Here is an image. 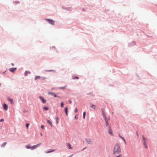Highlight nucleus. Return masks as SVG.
<instances>
[{"mask_svg": "<svg viewBox=\"0 0 157 157\" xmlns=\"http://www.w3.org/2000/svg\"><path fill=\"white\" fill-rule=\"evenodd\" d=\"M55 149L50 150L49 151H46V153H51L52 152H53V151H55Z\"/></svg>", "mask_w": 157, "mask_h": 157, "instance_id": "12", "label": "nucleus"}, {"mask_svg": "<svg viewBox=\"0 0 157 157\" xmlns=\"http://www.w3.org/2000/svg\"><path fill=\"white\" fill-rule=\"evenodd\" d=\"M68 108L67 107H66L64 108V111L65 113L68 112Z\"/></svg>", "mask_w": 157, "mask_h": 157, "instance_id": "23", "label": "nucleus"}, {"mask_svg": "<svg viewBox=\"0 0 157 157\" xmlns=\"http://www.w3.org/2000/svg\"><path fill=\"white\" fill-rule=\"evenodd\" d=\"M40 78V76H36L35 77V80H36L37 79Z\"/></svg>", "mask_w": 157, "mask_h": 157, "instance_id": "22", "label": "nucleus"}, {"mask_svg": "<svg viewBox=\"0 0 157 157\" xmlns=\"http://www.w3.org/2000/svg\"><path fill=\"white\" fill-rule=\"evenodd\" d=\"M26 111L25 110H24V111H23V113H26Z\"/></svg>", "mask_w": 157, "mask_h": 157, "instance_id": "43", "label": "nucleus"}, {"mask_svg": "<svg viewBox=\"0 0 157 157\" xmlns=\"http://www.w3.org/2000/svg\"><path fill=\"white\" fill-rule=\"evenodd\" d=\"M2 107L5 110H7L8 108V105L6 104L5 103H4L2 104Z\"/></svg>", "mask_w": 157, "mask_h": 157, "instance_id": "2", "label": "nucleus"}, {"mask_svg": "<svg viewBox=\"0 0 157 157\" xmlns=\"http://www.w3.org/2000/svg\"><path fill=\"white\" fill-rule=\"evenodd\" d=\"M41 128L43 129L44 130V125H42L41 126Z\"/></svg>", "mask_w": 157, "mask_h": 157, "instance_id": "28", "label": "nucleus"}, {"mask_svg": "<svg viewBox=\"0 0 157 157\" xmlns=\"http://www.w3.org/2000/svg\"><path fill=\"white\" fill-rule=\"evenodd\" d=\"M104 118L105 121V122L108 121V119H107V117H106V116L104 117Z\"/></svg>", "mask_w": 157, "mask_h": 157, "instance_id": "25", "label": "nucleus"}, {"mask_svg": "<svg viewBox=\"0 0 157 157\" xmlns=\"http://www.w3.org/2000/svg\"><path fill=\"white\" fill-rule=\"evenodd\" d=\"M108 132L109 133L110 135H113V131L111 128V126H109V130L108 131Z\"/></svg>", "mask_w": 157, "mask_h": 157, "instance_id": "4", "label": "nucleus"}, {"mask_svg": "<svg viewBox=\"0 0 157 157\" xmlns=\"http://www.w3.org/2000/svg\"><path fill=\"white\" fill-rule=\"evenodd\" d=\"M102 114L103 117L106 116L105 114V113H102Z\"/></svg>", "mask_w": 157, "mask_h": 157, "instance_id": "38", "label": "nucleus"}, {"mask_svg": "<svg viewBox=\"0 0 157 157\" xmlns=\"http://www.w3.org/2000/svg\"><path fill=\"white\" fill-rule=\"evenodd\" d=\"M40 136H42V134L41 133H40Z\"/></svg>", "mask_w": 157, "mask_h": 157, "instance_id": "45", "label": "nucleus"}, {"mask_svg": "<svg viewBox=\"0 0 157 157\" xmlns=\"http://www.w3.org/2000/svg\"><path fill=\"white\" fill-rule=\"evenodd\" d=\"M86 148V147H85V148H83V149H82V150H84Z\"/></svg>", "mask_w": 157, "mask_h": 157, "instance_id": "46", "label": "nucleus"}, {"mask_svg": "<svg viewBox=\"0 0 157 157\" xmlns=\"http://www.w3.org/2000/svg\"><path fill=\"white\" fill-rule=\"evenodd\" d=\"M7 144L6 142H4L2 144H1V147H4Z\"/></svg>", "mask_w": 157, "mask_h": 157, "instance_id": "13", "label": "nucleus"}, {"mask_svg": "<svg viewBox=\"0 0 157 157\" xmlns=\"http://www.w3.org/2000/svg\"><path fill=\"white\" fill-rule=\"evenodd\" d=\"M25 147L27 149H31L32 146L29 144H28L25 146Z\"/></svg>", "mask_w": 157, "mask_h": 157, "instance_id": "11", "label": "nucleus"}, {"mask_svg": "<svg viewBox=\"0 0 157 157\" xmlns=\"http://www.w3.org/2000/svg\"><path fill=\"white\" fill-rule=\"evenodd\" d=\"M136 134L137 136H138V133L137 132H136Z\"/></svg>", "mask_w": 157, "mask_h": 157, "instance_id": "44", "label": "nucleus"}, {"mask_svg": "<svg viewBox=\"0 0 157 157\" xmlns=\"http://www.w3.org/2000/svg\"><path fill=\"white\" fill-rule=\"evenodd\" d=\"M41 101L43 103H46V100L45 99H40Z\"/></svg>", "mask_w": 157, "mask_h": 157, "instance_id": "14", "label": "nucleus"}, {"mask_svg": "<svg viewBox=\"0 0 157 157\" xmlns=\"http://www.w3.org/2000/svg\"><path fill=\"white\" fill-rule=\"evenodd\" d=\"M143 145L145 147V148H148L146 144V142L145 141H144L143 142Z\"/></svg>", "mask_w": 157, "mask_h": 157, "instance_id": "16", "label": "nucleus"}, {"mask_svg": "<svg viewBox=\"0 0 157 157\" xmlns=\"http://www.w3.org/2000/svg\"><path fill=\"white\" fill-rule=\"evenodd\" d=\"M56 122L57 124L59 123V121H56Z\"/></svg>", "mask_w": 157, "mask_h": 157, "instance_id": "39", "label": "nucleus"}, {"mask_svg": "<svg viewBox=\"0 0 157 157\" xmlns=\"http://www.w3.org/2000/svg\"><path fill=\"white\" fill-rule=\"evenodd\" d=\"M108 157H110V156H109H109H108Z\"/></svg>", "mask_w": 157, "mask_h": 157, "instance_id": "48", "label": "nucleus"}, {"mask_svg": "<svg viewBox=\"0 0 157 157\" xmlns=\"http://www.w3.org/2000/svg\"><path fill=\"white\" fill-rule=\"evenodd\" d=\"M55 119H56V121H59V118L57 117H56Z\"/></svg>", "mask_w": 157, "mask_h": 157, "instance_id": "36", "label": "nucleus"}, {"mask_svg": "<svg viewBox=\"0 0 157 157\" xmlns=\"http://www.w3.org/2000/svg\"><path fill=\"white\" fill-rule=\"evenodd\" d=\"M119 136L120 138H121L123 140V141H124V143L125 144H126V142L125 139L122 136H121L120 134H119Z\"/></svg>", "mask_w": 157, "mask_h": 157, "instance_id": "7", "label": "nucleus"}, {"mask_svg": "<svg viewBox=\"0 0 157 157\" xmlns=\"http://www.w3.org/2000/svg\"><path fill=\"white\" fill-rule=\"evenodd\" d=\"M64 105V103L63 102H61L60 104V106L62 108L63 107Z\"/></svg>", "mask_w": 157, "mask_h": 157, "instance_id": "24", "label": "nucleus"}, {"mask_svg": "<svg viewBox=\"0 0 157 157\" xmlns=\"http://www.w3.org/2000/svg\"><path fill=\"white\" fill-rule=\"evenodd\" d=\"M8 101L10 102V103L12 105H14V102L13 101V99H8Z\"/></svg>", "mask_w": 157, "mask_h": 157, "instance_id": "6", "label": "nucleus"}, {"mask_svg": "<svg viewBox=\"0 0 157 157\" xmlns=\"http://www.w3.org/2000/svg\"><path fill=\"white\" fill-rule=\"evenodd\" d=\"M86 141L88 144H91L92 143V141L89 139H86Z\"/></svg>", "mask_w": 157, "mask_h": 157, "instance_id": "5", "label": "nucleus"}, {"mask_svg": "<svg viewBox=\"0 0 157 157\" xmlns=\"http://www.w3.org/2000/svg\"><path fill=\"white\" fill-rule=\"evenodd\" d=\"M4 121V119H1L0 120V122H2Z\"/></svg>", "mask_w": 157, "mask_h": 157, "instance_id": "37", "label": "nucleus"}, {"mask_svg": "<svg viewBox=\"0 0 157 157\" xmlns=\"http://www.w3.org/2000/svg\"><path fill=\"white\" fill-rule=\"evenodd\" d=\"M72 156H70L69 157H71Z\"/></svg>", "mask_w": 157, "mask_h": 157, "instance_id": "49", "label": "nucleus"}, {"mask_svg": "<svg viewBox=\"0 0 157 157\" xmlns=\"http://www.w3.org/2000/svg\"><path fill=\"white\" fill-rule=\"evenodd\" d=\"M67 146L68 147V148L70 149H71L72 148L71 147V145L69 143H67Z\"/></svg>", "mask_w": 157, "mask_h": 157, "instance_id": "15", "label": "nucleus"}, {"mask_svg": "<svg viewBox=\"0 0 157 157\" xmlns=\"http://www.w3.org/2000/svg\"><path fill=\"white\" fill-rule=\"evenodd\" d=\"M43 109L44 110L47 111L48 110L49 108L48 107L44 106L43 107Z\"/></svg>", "mask_w": 157, "mask_h": 157, "instance_id": "19", "label": "nucleus"}, {"mask_svg": "<svg viewBox=\"0 0 157 157\" xmlns=\"http://www.w3.org/2000/svg\"><path fill=\"white\" fill-rule=\"evenodd\" d=\"M36 148L35 145L32 146L31 150H33Z\"/></svg>", "mask_w": 157, "mask_h": 157, "instance_id": "20", "label": "nucleus"}, {"mask_svg": "<svg viewBox=\"0 0 157 157\" xmlns=\"http://www.w3.org/2000/svg\"><path fill=\"white\" fill-rule=\"evenodd\" d=\"M30 73V72L29 71H26L25 72V75L26 76H27L28 74Z\"/></svg>", "mask_w": 157, "mask_h": 157, "instance_id": "21", "label": "nucleus"}, {"mask_svg": "<svg viewBox=\"0 0 157 157\" xmlns=\"http://www.w3.org/2000/svg\"><path fill=\"white\" fill-rule=\"evenodd\" d=\"M105 122L106 125L107 126H108L109 125V124L108 122V121H106V122Z\"/></svg>", "mask_w": 157, "mask_h": 157, "instance_id": "30", "label": "nucleus"}, {"mask_svg": "<svg viewBox=\"0 0 157 157\" xmlns=\"http://www.w3.org/2000/svg\"><path fill=\"white\" fill-rule=\"evenodd\" d=\"M45 20L47 21L50 24H51V25H54V21L53 20L49 19H46Z\"/></svg>", "mask_w": 157, "mask_h": 157, "instance_id": "3", "label": "nucleus"}, {"mask_svg": "<svg viewBox=\"0 0 157 157\" xmlns=\"http://www.w3.org/2000/svg\"><path fill=\"white\" fill-rule=\"evenodd\" d=\"M121 152V150L119 144L118 143L116 144L114 146L113 149V154L119 155Z\"/></svg>", "mask_w": 157, "mask_h": 157, "instance_id": "1", "label": "nucleus"}, {"mask_svg": "<svg viewBox=\"0 0 157 157\" xmlns=\"http://www.w3.org/2000/svg\"><path fill=\"white\" fill-rule=\"evenodd\" d=\"M49 94H51L52 96H53L54 97H57L56 95L54 93H49Z\"/></svg>", "mask_w": 157, "mask_h": 157, "instance_id": "18", "label": "nucleus"}, {"mask_svg": "<svg viewBox=\"0 0 157 157\" xmlns=\"http://www.w3.org/2000/svg\"><path fill=\"white\" fill-rule=\"evenodd\" d=\"M115 157H122V155L121 154H120L119 155L116 156Z\"/></svg>", "mask_w": 157, "mask_h": 157, "instance_id": "34", "label": "nucleus"}, {"mask_svg": "<svg viewBox=\"0 0 157 157\" xmlns=\"http://www.w3.org/2000/svg\"><path fill=\"white\" fill-rule=\"evenodd\" d=\"M65 113L66 115L67 116H68V112Z\"/></svg>", "mask_w": 157, "mask_h": 157, "instance_id": "40", "label": "nucleus"}, {"mask_svg": "<svg viewBox=\"0 0 157 157\" xmlns=\"http://www.w3.org/2000/svg\"><path fill=\"white\" fill-rule=\"evenodd\" d=\"M86 114V111H84L83 112V119H85V118Z\"/></svg>", "mask_w": 157, "mask_h": 157, "instance_id": "17", "label": "nucleus"}, {"mask_svg": "<svg viewBox=\"0 0 157 157\" xmlns=\"http://www.w3.org/2000/svg\"><path fill=\"white\" fill-rule=\"evenodd\" d=\"M16 68H10L9 69V70L11 71V72H14V71H16Z\"/></svg>", "mask_w": 157, "mask_h": 157, "instance_id": "8", "label": "nucleus"}, {"mask_svg": "<svg viewBox=\"0 0 157 157\" xmlns=\"http://www.w3.org/2000/svg\"><path fill=\"white\" fill-rule=\"evenodd\" d=\"M29 125V123H26V127L28 128Z\"/></svg>", "mask_w": 157, "mask_h": 157, "instance_id": "35", "label": "nucleus"}, {"mask_svg": "<svg viewBox=\"0 0 157 157\" xmlns=\"http://www.w3.org/2000/svg\"><path fill=\"white\" fill-rule=\"evenodd\" d=\"M90 107L94 109H95L96 108V106L95 105H94V104H93L92 103H90Z\"/></svg>", "mask_w": 157, "mask_h": 157, "instance_id": "10", "label": "nucleus"}, {"mask_svg": "<svg viewBox=\"0 0 157 157\" xmlns=\"http://www.w3.org/2000/svg\"><path fill=\"white\" fill-rule=\"evenodd\" d=\"M78 116L77 114L76 115L75 117V119L76 120H77L78 119Z\"/></svg>", "mask_w": 157, "mask_h": 157, "instance_id": "27", "label": "nucleus"}, {"mask_svg": "<svg viewBox=\"0 0 157 157\" xmlns=\"http://www.w3.org/2000/svg\"><path fill=\"white\" fill-rule=\"evenodd\" d=\"M142 138L143 140H144V141H145V140H146V139L145 138L143 135H142Z\"/></svg>", "mask_w": 157, "mask_h": 157, "instance_id": "31", "label": "nucleus"}, {"mask_svg": "<svg viewBox=\"0 0 157 157\" xmlns=\"http://www.w3.org/2000/svg\"><path fill=\"white\" fill-rule=\"evenodd\" d=\"M79 77L77 76H76L75 77H73V79H78Z\"/></svg>", "mask_w": 157, "mask_h": 157, "instance_id": "32", "label": "nucleus"}, {"mask_svg": "<svg viewBox=\"0 0 157 157\" xmlns=\"http://www.w3.org/2000/svg\"><path fill=\"white\" fill-rule=\"evenodd\" d=\"M41 144V143H40L37 144L35 145V146H36V147L37 148V147L39 146Z\"/></svg>", "mask_w": 157, "mask_h": 157, "instance_id": "26", "label": "nucleus"}, {"mask_svg": "<svg viewBox=\"0 0 157 157\" xmlns=\"http://www.w3.org/2000/svg\"><path fill=\"white\" fill-rule=\"evenodd\" d=\"M69 101L70 104L71 103V100H69Z\"/></svg>", "mask_w": 157, "mask_h": 157, "instance_id": "41", "label": "nucleus"}, {"mask_svg": "<svg viewBox=\"0 0 157 157\" xmlns=\"http://www.w3.org/2000/svg\"><path fill=\"white\" fill-rule=\"evenodd\" d=\"M101 111H102V113H104V109L103 108H101Z\"/></svg>", "mask_w": 157, "mask_h": 157, "instance_id": "29", "label": "nucleus"}, {"mask_svg": "<svg viewBox=\"0 0 157 157\" xmlns=\"http://www.w3.org/2000/svg\"><path fill=\"white\" fill-rule=\"evenodd\" d=\"M66 86H65V87H61L60 88L62 89H64L65 88V87Z\"/></svg>", "mask_w": 157, "mask_h": 157, "instance_id": "42", "label": "nucleus"}, {"mask_svg": "<svg viewBox=\"0 0 157 157\" xmlns=\"http://www.w3.org/2000/svg\"><path fill=\"white\" fill-rule=\"evenodd\" d=\"M78 109L77 108H75L74 112L75 113H77L78 112Z\"/></svg>", "mask_w": 157, "mask_h": 157, "instance_id": "33", "label": "nucleus"}, {"mask_svg": "<svg viewBox=\"0 0 157 157\" xmlns=\"http://www.w3.org/2000/svg\"><path fill=\"white\" fill-rule=\"evenodd\" d=\"M112 114H113V113L112 112Z\"/></svg>", "mask_w": 157, "mask_h": 157, "instance_id": "47", "label": "nucleus"}, {"mask_svg": "<svg viewBox=\"0 0 157 157\" xmlns=\"http://www.w3.org/2000/svg\"><path fill=\"white\" fill-rule=\"evenodd\" d=\"M47 123L49 124L51 127H52L53 125L52 124V123L51 121L47 119Z\"/></svg>", "mask_w": 157, "mask_h": 157, "instance_id": "9", "label": "nucleus"}]
</instances>
